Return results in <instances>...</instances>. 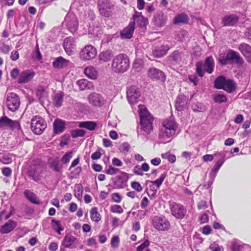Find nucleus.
I'll return each instance as SVG.
<instances>
[{"mask_svg": "<svg viewBox=\"0 0 251 251\" xmlns=\"http://www.w3.org/2000/svg\"><path fill=\"white\" fill-rule=\"evenodd\" d=\"M139 108L141 129L139 131L137 129L138 135L143 134L142 131L149 134L153 129L152 123L154 119L144 105H139Z\"/></svg>", "mask_w": 251, "mask_h": 251, "instance_id": "nucleus-1", "label": "nucleus"}, {"mask_svg": "<svg viewBox=\"0 0 251 251\" xmlns=\"http://www.w3.org/2000/svg\"><path fill=\"white\" fill-rule=\"evenodd\" d=\"M129 60L126 54L121 53L116 56L112 60L111 69L117 74H122L129 68Z\"/></svg>", "mask_w": 251, "mask_h": 251, "instance_id": "nucleus-2", "label": "nucleus"}, {"mask_svg": "<svg viewBox=\"0 0 251 251\" xmlns=\"http://www.w3.org/2000/svg\"><path fill=\"white\" fill-rule=\"evenodd\" d=\"M215 66L214 60L212 56H210L206 58L204 62H198L196 64V71L200 77L204 75V72L211 74L214 70Z\"/></svg>", "mask_w": 251, "mask_h": 251, "instance_id": "nucleus-3", "label": "nucleus"}, {"mask_svg": "<svg viewBox=\"0 0 251 251\" xmlns=\"http://www.w3.org/2000/svg\"><path fill=\"white\" fill-rule=\"evenodd\" d=\"M214 86L218 89H223L228 93H233L236 89V84L233 80L227 79L223 76H220L216 79Z\"/></svg>", "mask_w": 251, "mask_h": 251, "instance_id": "nucleus-4", "label": "nucleus"}, {"mask_svg": "<svg viewBox=\"0 0 251 251\" xmlns=\"http://www.w3.org/2000/svg\"><path fill=\"white\" fill-rule=\"evenodd\" d=\"M30 127L34 134L40 135L47 127V124L41 117L35 116L31 120Z\"/></svg>", "mask_w": 251, "mask_h": 251, "instance_id": "nucleus-5", "label": "nucleus"}, {"mask_svg": "<svg viewBox=\"0 0 251 251\" xmlns=\"http://www.w3.org/2000/svg\"><path fill=\"white\" fill-rule=\"evenodd\" d=\"M114 5L109 0H99L98 7L100 14L105 17H109L112 15Z\"/></svg>", "mask_w": 251, "mask_h": 251, "instance_id": "nucleus-6", "label": "nucleus"}, {"mask_svg": "<svg viewBox=\"0 0 251 251\" xmlns=\"http://www.w3.org/2000/svg\"><path fill=\"white\" fill-rule=\"evenodd\" d=\"M97 53L96 48L93 46L89 45L81 49L79 55L82 60L87 61L94 59L96 56Z\"/></svg>", "mask_w": 251, "mask_h": 251, "instance_id": "nucleus-7", "label": "nucleus"}, {"mask_svg": "<svg viewBox=\"0 0 251 251\" xmlns=\"http://www.w3.org/2000/svg\"><path fill=\"white\" fill-rule=\"evenodd\" d=\"M152 225L153 227L158 230H167L170 227V223L168 220L163 216H156L153 218Z\"/></svg>", "mask_w": 251, "mask_h": 251, "instance_id": "nucleus-8", "label": "nucleus"}, {"mask_svg": "<svg viewBox=\"0 0 251 251\" xmlns=\"http://www.w3.org/2000/svg\"><path fill=\"white\" fill-rule=\"evenodd\" d=\"M6 103L9 110L15 112L19 107L20 99L16 94L14 93H9L6 97Z\"/></svg>", "mask_w": 251, "mask_h": 251, "instance_id": "nucleus-9", "label": "nucleus"}, {"mask_svg": "<svg viewBox=\"0 0 251 251\" xmlns=\"http://www.w3.org/2000/svg\"><path fill=\"white\" fill-rule=\"evenodd\" d=\"M64 23L68 29L72 33L75 32L78 28V22L76 16L73 13H68L66 16Z\"/></svg>", "mask_w": 251, "mask_h": 251, "instance_id": "nucleus-10", "label": "nucleus"}, {"mask_svg": "<svg viewBox=\"0 0 251 251\" xmlns=\"http://www.w3.org/2000/svg\"><path fill=\"white\" fill-rule=\"evenodd\" d=\"M170 206L171 213L177 219H182L184 217L186 210L182 205L173 202Z\"/></svg>", "mask_w": 251, "mask_h": 251, "instance_id": "nucleus-11", "label": "nucleus"}, {"mask_svg": "<svg viewBox=\"0 0 251 251\" xmlns=\"http://www.w3.org/2000/svg\"><path fill=\"white\" fill-rule=\"evenodd\" d=\"M149 77L154 81L164 82L166 80V75L161 70L154 67L151 68L148 70Z\"/></svg>", "mask_w": 251, "mask_h": 251, "instance_id": "nucleus-12", "label": "nucleus"}, {"mask_svg": "<svg viewBox=\"0 0 251 251\" xmlns=\"http://www.w3.org/2000/svg\"><path fill=\"white\" fill-rule=\"evenodd\" d=\"M126 95L129 103L132 105L137 102L140 93L136 87L131 86L127 89Z\"/></svg>", "mask_w": 251, "mask_h": 251, "instance_id": "nucleus-13", "label": "nucleus"}, {"mask_svg": "<svg viewBox=\"0 0 251 251\" xmlns=\"http://www.w3.org/2000/svg\"><path fill=\"white\" fill-rule=\"evenodd\" d=\"M42 171V167L40 164H33L28 170V176L35 181L38 182L41 180Z\"/></svg>", "mask_w": 251, "mask_h": 251, "instance_id": "nucleus-14", "label": "nucleus"}, {"mask_svg": "<svg viewBox=\"0 0 251 251\" xmlns=\"http://www.w3.org/2000/svg\"><path fill=\"white\" fill-rule=\"evenodd\" d=\"M61 245L66 248L75 249L77 246V239L73 235L67 234L65 236Z\"/></svg>", "mask_w": 251, "mask_h": 251, "instance_id": "nucleus-15", "label": "nucleus"}, {"mask_svg": "<svg viewBox=\"0 0 251 251\" xmlns=\"http://www.w3.org/2000/svg\"><path fill=\"white\" fill-rule=\"evenodd\" d=\"M239 18L235 14H228L222 19L221 23L224 26H234L238 22Z\"/></svg>", "mask_w": 251, "mask_h": 251, "instance_id": "nucleus-16", "label": "nucleus"}, {"mask_svg": "<svg viewBox=\"0 0 251 251\" xmlns=\"http://www.w3.org/2000/svg\"><path fill=\"white\" fill-rule=\"evenodd\" d=\"M72 62L68 59L64 58L62 56L56 57L52 63V66L57 69H62L70 67Z\"/></svg>", "mask_w": 251, "mask_h": 251, "instance_id": "nucleus-17", "label": "nucleus"}, {"mask_svg": "<svg viewBox=\"0 0 251 251\" xmlns=\"http://www.w3.org/2000/svg\"><path fill=\"white\" fill-rule=\"evenodd\" d=\"M89 102L95 106H101L104 103L103 98L99 94L95 92L91 93L88 97Z\"/></svg>", "mask_w": 251, "mask_h": 251, "instance_id": "nucleus-18", "label": "nucleus"}, {"mask_svg": "<svg viewBox=\"0 0 251 251\" xmlns=\"http://www.w3.org/2000/svg\"><path fill=\"white\" fill-rule=\"evenodd\" d=\"M175 135V134L171 132L169 130L161 127L159 133V142L163 144L169 143L171 141L172 137Z\"/></svg>", "mask_w": 251, "mask_h": 251, "instance_id": "nucleus-19", "label": "nucleus"}, {"mask_svg": "<svg viewBox=\"0 0 251 251\" xmlns=\"http://www.w3.org/2000/svg\"><path fill=\"white\" fill-rule=\"evenodd\" d=\"M64 50L68 55H72L75 49V44L73 37L71 36L64 39L63 44Z\"/></svg>", "mask_w": 251, "mask_h": 251, "instance_id": "nucleus-20", "label": "nucleus"}, {"mask_svg": "<svg viewBox=\"0 0 251 251\" xmlns=\"http://www.w3.org/2000/svg\"><path fill=\"white\" fill-rule=\"evenodd\" d=\"M34 72L30 70H25L19 74L18 82L19 83H26L30 81L35 76Z\"/></svg>", "mask_w": 251, "mask_h": 251, "instance_id": "nucleus-21", "label": "nucleus"}, {"mask_svg": "<svg viewBox=\"0 0 251 251\" xmlns=\"http://www.w3.org/2000/svg\"><path fill=\"white\" fill-rule=\"evenodd\" d=\"M135 29L134 22H130L127 26L125 27L120 33L122 39H130Z\"/></svg>", "mask_w": 251, "mask_h": 251, "instance_id": "nucleus-22", "label": "nucleus"}, {"mask_svg": "<svg viewBox=\"0 0 251 251\" xmlns=\"http://www.w3.org/2000/svg\"><path fill=\"white\" fill-rule=\"evenodd\" d=\"M162 125L161 127L176 134L178 125L174 119L172 118L166 119L163 121Z\"/></svg>", "mask_w": 251, "mask_h": 251, "instance_id": "nucleus-23", "label": "nucleus"}, {"mask_svg": "<svg viewBox=\"0 0 251 251\" xmlns=\"http://www.w3.org/2000/svg\"><path fill=\"white\" fill-rule=\"evenodd\" d=\"M4 126H9L11 128H20V124L17 122L13 121L6 116L2 117L0 119V128Z\"/></svg>", "mask_w": 251, "mask_h": 251, "instance_id": "nucleus-24", "label": "nucleus"}, {"mask_svg": "<svg viewBox=\"0 0 251 251\" xmlns=\"http://www.w3.org/2000/svg\"><path fill=\"white\" fill-rule=\"evenodd\" d=\"M227 59L233 63L239 65H241L244 63V60L239 54L233 50H229L227 53Z\"/></svg>", "mask_w": 251, "mask_h": 251, "instance_id": "nucleus-25", "label": "nucleus"}, {"mask_svg": "<svg viewBox=\"0 0 251 251\" xmlns=\"http://www.w3.org/2000/svg\"><path fill=\"white\" fill-rule=\"evenodd\" d=\"M238 49L246 57L247 61L251 63V46L246 43H242L239 45Z\"/></svg>", "mask_w": 251, "mask_h": 251, "instance_id": "nucleus-26", "label": "nucleus"}, {"mask_svg": "<svg viewBox=\"0 0 251 251\" xmlns=\"http://www.w3.org/2000/svg\"><path fill=\"white\" fill-rule=\"evenodd\" d=\"M167 20V16L162 12H160L154 16L153 22L155 25L162 27L165 25Z\"/></svg>", "mask_w": 251, "mask_h": 251, "instance_id": "nucleus-27", "label": "nucleus"}, {"mask_svg": "<svg viewBox=\"0 0 251 251\" xmlns=\"http://www.w3.org/2000/svg\"><path fill=\"white\" fill-rule=\"evenodd\" d=\"M17 226L16 222L13 220H9L4 225L1 226L0 232L2 234H7L13 230Z\"/></svg>", "mask_w": 251, "mask_h": 251, "instance_id": "nucleus-28", "label": "nucleus"}, {"mask_svg": "<svg viewBox=\"0 0 251 251\" xmlns=\"http://www.w3.org/2000/svg\"><path fill=\"white\" fill-rule=\"evenodd\" d=\"M79 89L81 91L94 90L95 86L93 83L86 79H81L77 81Z\"/></svg>", "mask_w": 251, "mask_h": 251, "instance_id": "nucleus-29", "label": "nucleus"}, {"mask_svg": "<svg viewBox=\"0 0 251 251\" xmlns=\"http://www.w3.org/2000/svg\"><path fill=\"white\" fill-rule=\"evenodd\" d=\"M133 21L136 22L139 26H145L147 25L148 20L141 14V13L136 12L132 16Z\"/></svg>", "mask_w": 251, "mask_h": 251, "instance_id": "nucleus-30", "label": "nucleus"}, {"mask_svg": "<svg viewBox=\"0 0 251 251\" xmlns=\"http://www.w3.org/2000/svg\"><path fill=\"white\" fill-rule=\"evenodd\" d=\"M182 59V53L178 50L173 51L169 56L168 60L173 65L179 63Z\"/></svg>", "mask_w": 251, "mask_h": 251, "instance_id": "nucleus-31", "label": "nucleus"}, {"mask_svg": "<svg viewBox=\"0 0 251 251\" xmlns=\"http://www.w3.org/2000/svg\"><path fill=\"white\" fill-rule=\"evenodd\" d=\"M170 47L167 45H162L154 50L153 51V56L157 58H160L166 55Z\"/></svg>", "mask_w": 251, "mask_h": 251, "instance_id": "nucleus-32", "label": "nucleus"}, {"mask_svg": "<svg viewBox=\"0 0 251 251\" xmlns=\"http://www.w3.org/2000/svg\"><path fill=\"white\" fill-rule=\"evenodd\" d=\"M65 129V123L61 120L56 119L53 122V130L55 134L62 132Z\"/></svg>", "mask_w": 251, "mask_h": 251, "instance_id": "nucleus-33", "label": "nucleus"}, {"mask_svg": "<svg viewBox=\"0 0 251 251\" xmlns=\"http://www.w3.org/2000/svg\"><path fill=\"white\" fill-rule=\"evenodd\" d=\"M85 75L92 79H96L98 76V72L95 68L92 66L86 67L84 70Z\"/></svg>", "mask_w": 251, "mask_h": 251, "instance_id": "nucleus-34", "label": "nucleus"}, {"mask_svg": "<svg viewBox=\"0 0 251 251\" xmlns=\"http://www.w3.org/2000/svg\"><path fill=\"white\" fill-rule=\"evenodd\" d=\"M64 96V94L62 91H59L54 95L53 102L56 107H59L62 105Z\"/></svg>", "mask_w": 251, "mask_h": 251, "instance_id": "nucleus-35", "label": "nucleus"}, {"mask_svg": "<svg viewBox=\"0 0 251 251\" xmlns=\"http://www.w3.org/2000/svg\"><path fill=\"white\" fill-rule=\"evenodd\" d=\"M49 167L55 172H61L63 168L62 165L57 159H54L50 161L49 162Z\"/></svg>", "mask_w": 251, "mask_h": 251, "instance_id": "nucleus-36", "label": "nucleus"}, {"mask_svg": "<svg viewBox=\"0 0 251 251\" xmlns=\"http://www.w3.org/2000/svg\"><path fill=\"white\" fill-rule=\"evenodd\" d=\"M224 162L225 160L223 159L222 160L219 161L216 163L215 166H214V167L211 170L209 176L210 178H212L213 179L215 178L218 171L220 169Z\"/></svg>", "mask_w": 251, "mask_h": 251, "instance_id": "nucleus-37", "label": "nucleus"}, {"mask_svg": "<svg viewBox=\"0 0 251 251\" xmlns=\"http://www.w3.org/2000/svg\"><path fill=\"white\" fill-rule=\"evenodd\" d=\"M189 18L185 14H181L175 17L174 19V24L178 25L179 24L186 23Z\"/></svg>", "mask_w": 251, "mask_h": 251, "instance_id": "nucleus-38", "label": "nucleus"}, {"mask_svg": "<svg viewBox=\"0 0 251 251\" xmlns=\"http://www.w3.org/2000/svg\"><path fill=\"white\" fill-rule=\"evenodd\" d=\"M185 99L184 96L177 97L176 102V108L178 111H182L185 105Z\"/></svg>", "mask_w": 251, "mask_h": 251, "instance_id": "nucleus-39", "label": "nucleus"}, {"mask_svg": "<svg viewBox=\"0 0 251 251\" xmlns=\"http://www.w3.org/2000/svg\"><path fill=\"white\" fill-rule=\"evenodd\" d=\"M79 126L90 130H94L97 126V124L93 121L83 122L79 123Z\"/></svg>", "mask_w": 251, "mask_h": 251, "instance_id": "nucleus-40", "label": "nucleus"}, {"mask_svg": "<svg viewBox=\"0 0 251 251\" xmlns=\"http://www.w3.org/2000/svg\"><path fill=\"white\" fill-rule=\"evenodd\" d=\"M24 195L31 202L35 204L39 203L37 199V197L36 195L29 190H25L24 192Z\"/></svg>", "mask_w": 251, "mask_h": 251, "instance_id": "nucleus-41", "label": "nucleus"}, {"mask_svg": "<svg viewBox=\"0 0 251 251\" xmlns=\"http://www.w3.org/2000/svg\"><path fill=\"white\" fill-rule=\"evenodd\" d=\"M112 57V54L111 51L109 50H106L105 51H103L100 53L99 55V58L100 61L106 62L109 61L111 57Z\"/></svg>", "mask_w": 251, "mask_h": 251, "instance_id": "nucleus-42", "label": "nucleus"}, {"mask_svg": "<svg viewBox=\"0 0 251 251\" xmlns=\"http://www.w3.org/2000/svg\"><path fill=\"white\" fill-rule=\"evenodd\" d=\"M91 219L95 222H99L101 219V216L98 211V208L96 207H93L90 211Z\"/></svg>", "mask_w": 251, "mask_h": 251, "instance_id": "nucleus-43", "label": "nucleus"}, {"mask_svg": "<svg viewBox=\"0 0 251 251\" xmlns=\"http://www.w3.org/2000/svg\"><path fill=\"white\" fill-rule=\"evenodd\" d=\"M213 100L215 102L221 103L226 102L227 99L226 96L224 94H217L214 96Z\"/></svg>", "mask_w": 251, "mask_h": 251, "instance_id": "nucleus-44", "label": "nucleus"}, {"mask_svg": "<svg viewBox=\"0 0 251 251\" xmlns=\"http://www.w3.org/2000/svg\"><path fill=\"white\" fill-rule=\"evenodd\" d=\"M52 225L53 228L57 232L58 234H61V231L64 230V228L62 227L61 223L59 221H56L55 219L51 220Z\"/></svg>", "mask_w": 251, "mask_h": 251, "instance_id": "nucleus-45", "label": "nucleus"}, {"mask_svg": "<svg viewBox=\"0 0 251 251\" xmlns=\"http://www.w3.org/2000/svg\"><path fill=\"white\" fill-rule=\"evenodd\" d=\"M74 192L75 197L77 199L80 200L83 193V188L82 185L79 184L76 185L75 187Z\"/></svg>", "mask_w": 251, "mask_h": 251, "instance_id": "nucleus-46", "label": "nucleus"}, {"mask_svg": "<svg viewBox=\"0 0 251 251\" xmlns=\"http://www.w3.org/2000/svg\"><path fill=\"white\" fill-rule=\"evenodd\" d=\"M32 55L33 58L36 59L37 61H39L42 59V55L39 50V48L38 43H36V44L35 50L32 53Z\"/></svg>", "mask_w": 251, "mask_h": 251, "instance_id": "nucleus-47", "label": "nucleus"}, {"mask_svg": "<svg viewBox=\"0 0 251 251\" xmlns=\"http://www.w3.org/2000/svg\"><path fill=\"white\" fill-rule=\"evenodd\" d=\"M242 246L239 241L237 240H233L231 243V249L232 251H240Z\"/></svg>", "mask_w": 251, "mask_h": 251, "instance_id": "nucleus-48", "label": "nucleus"}, {"mask_svg": "<svg viewBox=\"0 0 251 251\" xmlns=\"http://www.w3.org/2000/svg\"><path fill=\"white\" fill-rule=\"evenodd\" d=\"M166 176V174L165 173H163L161 175V176L159 177V178L158 179H157V180H156L155 181H151V182L152 184L156 185L157 188H159L160 187V186H161V185L162 184V183L163 181H164Z\"/></svg>", "mask_w": 251, "mask_h": 251, "instance_id": "nucleus-49", "label": "nucleus"}, {"mask_svg": "<svg viewBox=\"0 0 251 251\" xmlns=\"http://www.w3.org/2000/svg\"><path fill=\"white\" fill-rule=\"evenodd\" d=\"M161 156L163 158L167 159L171 163H174L176 160V156L169 153H163Z\"/></svg>", "mask_w": 251, "mask_h": 251, "instance_id": "nucleus-50", "label": "nucleus"}, {"mask_svg": "<svg viewBox=\"0 0 251 251\" xmlns=\"http://www.w3.org/2000/svg\"><path fill=\"white\" fill-rule=\"evenodd\" d=\"M11 48L8 45L3 42L0 43V51L4 54H8Z\"/></svg>", "mask_w": 251, "mask_h": 251, "instance_id": "nucleus-51", "label": "nucleus"}, {"mask_svg": "<svg viewBox=\"0 0 251 251\" xmlns=\"http://www.w3.org/2000/svg\"><path fill=\"white\" fill-rule=\"evenodd\" d=\"M72 152H68L66 153L62 157L61 159V161L64 164H67L69 162L70 159L72 157Z\"/></svg>", "mask_w": 251, "mask_h": 251, "instance_id": "nucleus-52", "label": "nucleus"}, {"mask_svg": "<svg viewBox=\"0 0 251 251\" xmlns=\"http://www.w3.org/2000/svg\"><path fill=\"white\" fill-rule=\"evenodd\" d=\"M110 210L113 213H122L124 211L122 207L119 205H112L110 207Z\"/></svg>", "mask_w": 251, "mask_h": 251, "instance_id": "nucleus-53", "label": "nucleus"}, {"mask_svg": "<svg viewBox=\"0 0 251 251\" xmlns=\"http://www.w3.org/2000/svg\"><path fill=\"white\" fill-rule=\"evenodd\" d=\"M120 243V240L118 236H113L111 240V246L112 248H116L119 247Z\"/></svg>", "mask_w": 251, "mask_h": 251, "instance_id": "nucleus-54", "label": "nucleus"}, {"mask_svg": "<svg viewBox=\"0 0 251 251\" xmlns=\"http://www.w3.org/2000/svg\"><path fill=\"white\" fill-rule=\"evenodd\" d=\"M111 199L113 201L117 203H119L121 201L122 197L120 195L119 193H114L112 194Z\"/></svg>", "mask_w": 251, "mask_h": 251, "instance_id": "nucleus-55", "label": "nucleus"}, {"mask_svg": "<svg viewBox=\"0 0 251 251\" xmlns=\"http://www.w3.org/2000/svg\"><path fill=\"white\" fill-rule=\"evenodd\" d=\"M129 144L126 142L122 144L121 145L119 146V150L122 152H127L129 151Z\"/></svg>", "mask_w": 251, "mask_h": 251, "instance_id": "nucleus-56", "label": "nucleus"}, {"mask_svg": "<svg viewBox=\"0 0 251 251\" xmlns=\"http://www.w3.org/2000/svg\"><path fill=\"white\" fill-rule=\"evenodd\" d=\"M85 134V131L82 129L75 130L72 134L73 137H83Z\"/></svg>", "mask_w": 251, "mask_h": 251, "instance_id": "nucleus-57", "label": "nucleus"}, {"mask_svg": "<svg viewBox=\"0 0 251 251\" xmlns=\"http://www.w3.org/2000/svg\"><path fill=\"white\" fill-rule=\"evenodd\" d=\"M131 187L136 190L137 192H141L143 190V188L141 186V184L137 182H133L131 184Z\"/></svg>", "mask_w": 251, "mask_h": 251, "instance_id": "nucleus-58", "label": "nucleus"}, {"mask_svg": "<svg viewBox=\"0 0 251 251\" xmlns=\"http://www.w3.org/2000/svg\"><path fill=\"white\" fill-rule=\"evenodd\" d=\"M150 245V242L148 240H146L144 243L141 244L137 248V251H142L146 248H147Z\"/></svg>", "mask_w": 251, "mask_h": 251, "instance_id": "nucleus-59", "label": "nucleus"}, {"mask_svg": "<svg viewBox=\"0 0 251 251\" xmlns=\"http://www.w3.org/2000/svg\"><path fill=\"white\" fill-rule=\"evenodd\" d=\"M118 171H119L118 169L109 166L106 170V173L109 175H113L116 174Z\"/></svg>", "mask_w": 251, "mask_h": 251, "instance_id": "nucleus-60", "label": "nucleus"}, {"mask_svg": "<svg viewBox=\"0 0 251 251\" xmlns=\"http://www.w3.org/2000/svg\"><path fill=\"white\" fill-rule=\"evenodd\" d=\"M133 172L135 174L139 176H143V173L141 167L139 165H136L133 168Z\"/></svg>", "mask_w": 251, "mask_h": 251, "instance_id": "nucleus-61", "label": "nucleus"}, {"mask_svg": "<svg viewBox=\"0 0 251 251\" xmlns=\"http://www.w3.org/2000/svg\"><path fill=\"white\" fill-rule=\"evenodd\" d=\"M19 58V53L17 50H13L11 53L10 58L13 61H16Z\"/></svg>", "mask_w": 251, "mask_h": 251, "instance_id": "nucleus-62", "label": "nucleus"}, {"mask_svg": "<svg viewBox=\"0 0 251 251\" xmlns=\"http://www.w3.org/2000/svg\"><path fill=\"white\" fill-rule=\"evenodd\" d=\"M12 170L9 167H4L2 169V173L5 176H9L11 175Z\"/></svg>", "mask_w": 251, "mask_h": 251, "instance_id": "nucleus-63", "label": "nucleus"}, {"mask_svg": "<svg viewBox=\"0 0 251 251\" xmlns=\"http://www.w3.org/2000/svg\"><path fill=\"white\" fill-rule=\"evenodd\" d=\"M19 74V72L18 69L17 68H14L11 71L10 75L13 79H15L17 78Z\"/></svg>", "mask_w": 251, "mask_h": 251, "instance_id": "nucleus-64", "label": "nucleus"}]
</instances>
